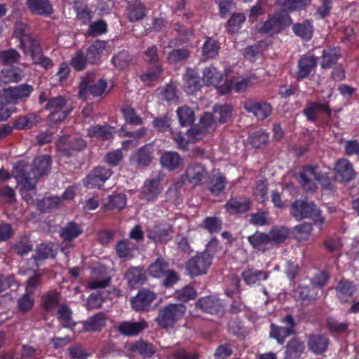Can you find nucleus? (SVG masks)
<instances>
[{"label": "nucleus", "mask_w": 359, "mask_h": 359, "mask_svg": "<svg viewBox=\"0 0 359 359\" xmlns=\"http://www.w3.org/2000/svg\"><path fill=\"white\" fill-rule=\"evenodd\" d=\"M316 167L312 165H305L299 172V184L306 192L313 193L317 189L316 181L320 183L322 188L332 191L334 186V179L327 174L316 172Z\"/></svg>", "instance_id": "1"}, {"label": "nucleus", "mask_w": 359, "mask_h": 359, "mask_svg": "<svg viewBox=\"0 0 359 359\" xmlns=\"http://www.w3.org/2000/svg\"><path fill=\"white\" fill-rule=\"evenodd\" d=\"M290 214L297 221L310 219L316 225L322 226L325 218L321 210L313 201L296 199L291 205Z\"/></svg>", "instance_id": "2"}, {"label": "nucleus", "mask_w": 359, "mask_h": 359, "mask_svg": "<svg viewBox=\"0 0 359 359\" xmlns=\"http://www.w3.org/2000/svg\"><path fill=\"white\" fill-rule=\"evenodd\" d=\"M52 165V158L50 155H40L36 157L29 172L24 170V190H32L39 178L48 175Z\"/></svg>", "instance_id": "3"}, {"label": "nucleus", "mask_w": 359, "mask_h": 359, "mask_svg": "<svg viewBox=\"0 0 359 359\" xmlns=\"http://www.w3.org/2000/svg\"><path fill=\"white\" fill-rule=\"evenodd\" d=\"M186 311L183 304H168L159 309L155 321L161 329H172L183 318Z\"/></svg>", "instance_id": "4"}, {"label": "nucleus", "mask_w": 359, "mask_h": 359, "mask_svg": "<svg viewBox=\"0 0 359 359\" xmlns=\"http://www.w3.org/2000/svg\"><path fill=\"white\" fill-rule=\"evenodd\" d=\"M24 52L29 55L35 65H39L46 69L53 67V62L48 57L43 55L42 49L39 41L30 35L24 34Z\"/></svg>", "instance_id": "5"}, {"label": "nucleus", "mask_w": 359, "mask_h": 359, "mask_svg": "<svg viewBox=\"0 0 359 359\" xmlns=\"http://www.w3.org/2000/svg\"><path fill=\"white\" fill-rule=\"evenodd\" d=\"M212 264V257L207 251L197 252L185 263L187 275L191 278L206 274Z\"/></svg>", "instance_id": "6"}, {"label": "nucleus", "mask_w": 359, "mask_h": 359, "mask_svg": "<svg viewBox=\"0 0 359 359\" xmlns=\"http://www.w3.org/2000/svg\"><path fill=\"white\" fill-rule=\"evenodd\" d=\"M291 23L292 19L286 11L276 12L264 22L259 28V32L271 36L279 33L285 27L290 26Z\"/></svg>", "instance_id": "7"}, {"label": "nucleus", "mask_w": 359, "mask_h": 359, "mask_svg": "<svg viewBox=\"0 0 359 359\" xmlns=\"http://www.w3.org/2000/svg\"><path fill=\"white\" fill-rule=\"evenodd\" d=\"M280 323L285 327L278 326L274 323L270 325V337L276 340L278 344H283L285 338L295 334V321L291 314L286 315L280 319Z\"/></svg>", "instance_id": "8"}, {"label": "nucleus", "mask_w": 359, "mask_h": 359, "mask_svg": "<svg viewBox=\"0 0 359 359\" xmlns=\"http://www.w3.org/2000/svg\"><path fill=\"white\" fill-rule=\"evenodd\" d=\"M156 299V294L154 292L142 288L140 290L137 294L131 298L130 305L135 311H148L152 306L153 302Z\"/></svg>", "instance_id": "9"}, {"label": "nucleus", "mask_w": 359, "mask_h": 359, "mask_svg": "<svg viewBox=\"0 0 359 359\" xmlns=\"http://www.w3.org/2000/svg\"><path fill=\"white\" fill-rule=\"evenodd\" d=\"M22 97V91L0 92V122L6 121L13 111L8 105L15 104Z\"/></svg>", "instance_id": "10"}, {"label": "nucleus", "mask_w": 359, "mask_h": 359, "mask_svg": "<svg viewBox=\"0 0 359 359\" xmlns=\"http://www.w3.org/2000/svg\"><path fill=\"white\" fill-rule=\"evenodd\" d=\"M208 175V171L204 165L198 162L190 163L182 176L184 182L191 184L193 187L198 186L201 184Z\"/></svg>", "instance_id": "11"}, {"label": "nucleus", "mask_w": 359, "mask_h": 359, "mask_svg": "<svg viewBox=\"0 0 359 359\" xmlns=\"http://www.w3.org/2000/svg\"><path fill=\"white\" fill-rule=\"evenodd\" d=\"M111 169L97 166L86 177L84 184L88 189H100L104 182L111 176Z\"/></svg>", "instance_id": "12"}, {"label": "nucleus", "mask_w": 359, "mask_h": 359, "mask_svg": "<svg viewBox=\"0 0 359 359\" xmlns=\"http://www.w3.org/2000/svg\"><path fill=\"white\" fill-rule=\"evenodd\" d=\"M196 307L203 312L221 316L224 314V306L222 301L214 296L201 297L196 303Z\"/></svg>", "instance_id": "13"}, {"label": "nucleus", "mask_w": 359, "mask_h": 359, "mask_svg": "<svg viewBox=\"0 0 359 359\" xmlns=\"http://www.w3.org/2000/svg\"><path fill=\"white\" fill-rule=\"evenodd\" d=\"M173 229L165 224H154L147 230L148 238L156 244H165L172 240Z\"/></svg>", "instance_id": "14"}, {"label": "nucleus", "mask_w": 359, "mask_h": 359, "mask_svg": "<svg viewBox=\"0 0 359 359\" xmlns=\"http://www.w3.org/2000/svg\"><path fill=\"white\" fill-rule=\"evenodd\" d=\"M250 199L245 196H231L224 204V208L229 215L244 214L250 210Z\"/></svg>", "instance_id": "15"}, {"label": "nucleus", "mask_w": 359, "mask_h": 359, "mask_svg": "<svg viewBox=\"0 0 359 359\" xmlns=\"http://www.w3.org/2000/svg\"><path fill=\"white\" fill-rule=\"evenodd\" d=\"M302 114L309 121L314 123L322 115L330 117L332 110L327 104L318 102H309L303 109Z\"/></svg>", "instance_id": "16"}, {"label": "nucleus", "mask_w": 359, "mask_h": 359, "mask_svg": "<svg viewBox=\"0 0 359 359\" xmlns=\"http://www.w3.org/2000/svg\"><path fill=\"white\" fill-rule=\"evenodd\" d=\"M35 273L30 276L27 281L24 293V313L30 310L34 304V293L36 288L41 284V276L40 273Z\"/></svg>", "instance_id": "17"}, {"label": "nucleus", "mask_w": 359, "mask_h": 359, "mask_svg": "<svg viewBox=\"0 0 359 359\" xmlns=\"http://www.w3.org/2000/svg\"><path fill=\"white\" fill-rule=\"evenodd\" d=\"M107 81L97 78L94 72L88 71L80 78L79 90H105Z\"/></svg>", "instance_id": "18"}, {"label": "nucleus", "mask_w": 359, "mask_h": 359, "mask_svg": "<svg viewBox=\"0 0 359 359\" xmlns=\"http://www.w3.org/2000/svg\"><path fill=\"white\" fill-rule=\"evenodd\" d=\"M149 327L148 323L145 320H141L137 322L126 320L119 323L118 331L126 337L137 336Z\"/></svg>", "instance_id": "19"}, {"label": "nucleus", "mask_w": 359, "mask_h": 359, "mask_svg": "<svg viewBox=\"0 0 359 359\" xmlns=\"http://www.w3.org/2000/svg\"><path fill=\"white\" fill-rule=\"evenodd\" d=\"M127 196L123 193H114L108 196L102 208L104 212H120L126 207Z\"/></svg>", "instance_id": "20"}, {"label": "nucleus", "mask_w": 359, "mask_h": 359, "mask_svg": "<svg viewBox=\"0 0 359 359\" xmlns=\"http://www.w3.org/2000/svg\"><path fill=\"white\" fill-rule=\"evenodd\" d=\"M116 128L108 124L90 126L87 130V135L91 138H97L102 141H108L114 137Z\"/></svg>", "instance_id": "21"}, {"label": "nucleus", "mask_w": 359, "mask_h": 359, "mask_svg": "<svg viewBox=\"0 0 359 359\" xmlns=\"http://www.w3.org/2000/svg\"><path fill=\"white\" fill-rule=\"evenodd\" d=\"M124 278L131 288H137L146 282V271L142 267L130 266L125 273Z\"/></svg>", "instance_id": "22"}, {"label": "nucleus", "mask_w": 359, "mask_h": 359, "mask_svg": "<svg viewBox=\"0 0 359 359\" xmlns=\"http://www.w3.org/2000/svg\"><path fill=\"white\" fill-rule=\"evenodd\" d=\"M356 290L355 285L352 281L341 279L335 287L336 295L341 303L349 302Z\"/></svg>", "instance_id": "23"}, {"label": "nucleus", "mask_w": 359, "mask_h": 359, "mask_svg": "<svg viewBox=\"0 0 359 359\" xmlns=\"http://www.w3.org/2000/svg\"><path fill=\"white\" fill-rule=\"evenodd\" d=\"M111 282V277L108 276L103 268L94 269L91 280L88 283L90 290L106 288Z\"/></svg>", "instance_id": "24"}, {"label": "nucleus", "mask_w": 359, "mask_h": 359, "mask_svg": "<svg viewBox=\"0 0 359 359\" xmlns=\"http://www.w3.org/2000/svg\"><path fill=\"white\" fill-rule=\"evenodd\" d=\"M241 277L246 285L252 286L259 285L261 281L267 280L269 277V272L249 268L242 272Z\"/></svg>", "instance_id": "25"}, {"label": "nucleus", "mask_w": 359, "mask_h": 359, "mask_svg": "<svg viewBox=\"0 0 359 359\" xmlns=\"http://www.w3.org/2000/svg\"><path fill=\"white\" fill-rule=\"evenodd\" d=\"M161 191L162 188L159 179L147 180L141 188V194L143 198L148 201H155Z\"/></svg>", "instance_id": "26"}, {"label": "nucleus", "mask_w": 359, "mask_h": 359, "mask_svg": "<svg viewBox=\"0 0 359 359\" xmlns=\"http://www.w3.org/2000/svg\"><path fill=\"white\" fill-rule=\"evenodd\" d=\"M248 243L252 248L262 253L269 249V237L267 233L256 231L253 234L247 237Z\"/></svg>", "instance_id": "27"}, {"label": "nucleus", "mask_w": 359, "mask_h": 359, "mask_svg": "<svg viewBox=\"0 0 359 359\" xmlns=\"http://www.w3.org/2000/svg\"><path fill=\"white\" fill-rule=\"evenodd\" d=\"M334 170L337 175L345 182H350L355 176L352 163L346 158L338 160L335 164Z\"/></svg>", "instance_id": "28"}, {"label": "nucleus", "mask_w": 359, "mask_h": 359, "mask_svg": "<svg viewBox=\"0 0 359 359\" xmlns=\"http://www.w3.org/2000/svg\"><path fill=\"white\" fill-rule=\"evenodd\" d=\"M244 108L248 112L253 113L259 120H264L271 113V107L266 102H247Z\"/></svg>", "instance_id": "29"}, {"label": "nucleus", "mask_w": 359, "mask_h": 359, "mask_svg": "<svg viewBox=\"0 0 359 359\" xmlns=\"http://www.w3.org/2000/svg\"><path fill=\"white\" fill-rule=\"evenodd\" d=\"M169 262L164 257L159 256L148 267V274L154 278H163L169 270Z\"/></svg>", "instance_id": "30"}, {"label": "nucleus", "mask_w": 359, "mask_h": 359, "mask_svg": "<svg viewBox=\"0 0 359 359\" xmlns=\"http://www.w3.org/2000/svg\"><path fill=\"white\" fill-rule=\"evenodd\" d=\"M317 65V57L313 55L302 56L298 62L297 78L304 79L316 68Z\"/></svg>", "instance_id": "31"}, {"label": "nucleus", "mask_w": 359, "mask_h": 359, "mask_svg": "<svg viewBox=\"0 0 359 359\" xmlns=\"http://www.w3.org/2000/svg\"><path fill=\"white\" fill-rule=\"evenodd\" d=\"M60 292L56 290H50L41 297V305L46 313H50L57 307H59L60 305Z\"/></svg>", "instance_id": "32"}, {"label": "nucleus", "mask_w": 359, "mask_h": 359, "mask_svg": "<svg viewBox=\"0 0 359 359\" xmlns=\"http://www.w3.org/2000/svg\"><path fill=\"white\" fill-rule=\"evenodd\" d=\"M57 317L62 327L73 329L76 325L72 318V311L67 304H61L59 306Z\"/></svg>", "instance_id": "33"}, {"label": "nucleus", "mask_w": 359, "mask_h": 359, "mask_svg": "<svg viewBox=\"0 0 359 359\" xmlns=\"http://www.w3.org/2000/svg\"><path fill=\"white\" fill-rule=\"evenodd\" d=\"M106 315L102 312L98 313L83 323V330L86 332H100L106 326Z\"/></svg>", "instance_id": "34"}, {"label": "nucleus", "mask_w": 359, "mask_h": 359, "mask_svg": "<svg viewBox=\"0 0 359 359\" xmlns=\"http://www.w3.org/2000/svg\"><path fill=\"white\" fill-rule=\"evenodd\" d=\"M329 342V339L327 337L323 334H313L309 339L308 346L311 352L321 354L327 350Z\"/></svg>", "instance_id": "35"}, {"label": "nucleus", "mask_w": 359, "mask_h": 359, "mask_svg": "<svg viewBox=\"0 0 359 359\" xmlns=\"http://www.w3.org/2000/svg\"><path fill=\"white\" fill-rule=\"evenodd\" d=\"M292 295L295 300L309 304L316 300L317 292L309 286L300 285L294 288Z\"/></svg>", "instance_id": "36"}, {"label": "nucleus", "mask_w": 359, "mask_h": 359, "mask_svg": "<svg viewBox=\"0 0 359 359\" xmlns=\"http://www.w3.org/2000/svg\"><path fill=\"white\" fill-rule=\"evenodd\" d=\"M304 349V343L297 338L293 337L286 345L285 359H299Z\"/></svg>", "instance_id": "37"}, {"label": "nucleus", "mask_w": 359, "mask_h": 359, "mask_svg": "<svg viewBox=\"0 0 359 359\" xmlns=\"http://www.w3.org/2000/svg\"><path fill=\"white\" fill-rule=\"evenodd\" d=\"M135 245L128 238L119 240L114 250L117 257L120 259L133 258Z\"/></svg>", "instance_id": "38"}, {"label": "nucleus", "mask_w": 359, "mask_h": 359, "mask_svg": "<svg viewBox=\"0 0 359 359\" xmlns=\"http://www.w3.org/2000/svg\"><path fill=\"white\" fill-rule=\"evenodd\" d=\"M107 42L96 41L87 49L86 55L88 59V64L95 65L100 62V57L105 50Z\"/></svg>", "instance_id": "39"}, {"label": "nucleus", "mask_w": 359, "mask_h": 359, "mask_svg": "<svg viewBox=\"0 0 359 359\" xmlns=\"http://www.w3.org/2000/svg\"><path fill=\"white\" fill-rule=\"evenodd\" d=\"M182 163V158L175 151H166L161 157L162 166L170 171L178 168Z\"/></svg>", "instance_id": "40"}, {"label": "nucleus", "mask_w": 359, "mask_h": 359, "mask_svg": "<svg viewBox=\"0 0 359 359\" xmlns=\"http://www.w3.org/2000/svg\"><path fill=\"white\" fill-rule=\"evenodd\" d=\"M27 5L31 12L36 15L48 16L53 13V7L48 0H27Z\"/></svg>", "instance_id": "41"}, {"label": "nucleus", "mask_w": 359, "mask_h": 359, "mask_svg": "<svg viewBox=\"0 0 359 359\" xmlns=\"http://www.w3.org/2000/svg\"><path fill=\"white\" fill-rule=\"evenodd\" d=\"M83 233L81 226L75 222H69L67 224L61 228L60 236L64 241H72L78 238Z\"/></svg>", "instance_id": "42"}, {"label": "nucleus", "mask_w": 359, "mask_h": 359, "mask_svg": "<svg viewBox=\"0 0 359 359\" xmlns=\"http://www.w3.org/2000/svg\"><path fill=\"white\" fill-rule=\"evenodd\" d=\"M53 256V248L50 245L41 243L37 245L36 250V254L32 256V257L28 260V262H32L34 264V267H33V271H37L39 262L48 259L49 257Z\"/></svg>", "instance_id": "43"}, {"label": "nucleus", "mask_w": 359, "mask_h": 359, "mask_svg": "<svg viewBox=\"0 0 359 359\" xmlns=\"http://www.w3.org/2000/svg\"><path fill=\"white\" fill-rule=\"evenodd\" d=\"M268 233L270 245H277L283 243L290 235V231L284 226H274Z\"/></svg>", "instance_id": "44"}, {"label": "nucleus", "mask_w": 359, "mask_h": 359, "mask_svg": "<svg viewBox=\"0 0 359 359\" xmlns=\"http://www.w3.org/2000/svg\"><path fill=\"white\" fill-rule=\"evenodd\" d=\"M86 147L82 138H72L61 149L62 154L67 157L73 156L76 153L83 151Z\"/></svg>", "instance_id": "45"}, {"label": "nucleus", "mask_w": 359, "mask_h": 359, "mask_svg": "<svg viewBox=\"0 0 359 359\" xmlns=\"http://www.w3.org/2000/svg\"><path fill=\"white\" fill-rule=\"evenodd\" d=\"M222 77V74L212 66L205 68L203 72V81L207 86L217 87Z\"/></svg>", "instance_id": "46"}, {"label": "nucleus", "mask_w": 359, "mask_h": 359, "mask_svg": "<svg viewBox=\"0 0 359 359\" xmlns=\"http://www.w3.org/2000/svg\"><path fill=\"white\" fill-rule=\"evenodd\" d=\"M211 114L216 123L222 124L231 117L232 108L229 104H215Z\"/></svg>", "instance_id": "47"}, {"label": "nucleus", "mask_w": 359, "mask_h": 359, "mask_svg": "<svg viewBox=\"0 0 359 359\" xmlns=\"http://www.w3.org/2000/svg\"><path fill=\"white\" fill-rule=\"evenodd\" d=\"M146 8L140 1H136L127 8V15L130 22H137L142 20L145 15Z\"/></svg>", "instance_id": "48"}, {"label": "nucleus", "mask_w": 359, "mask_h": 359, "mask_svg": "<svg viewBox=\"0 0 359 359\" xmlns=\"http://www.w3.org/2000/svg\"><path fill=\"white\" fill-rule=\"evenodd\" d=\"M341 55L340 50L337 48H328L323 50L320 66L323 69L330 68L339 60Z\"/></svg>", "instance_id": "49"}, {"label": "nucleus", "mask_w": 359, "mask_h": 359, "mask_svg": "<svg viewBox=\"0 0 359 359\" xmlns=\"http://www.w3.org/2000/svg\"><path fill=\"white\" fill-rule=\"evenodd\" d=\"M163 69L160 65H156L149 69L145 73L140 75V80L148 86H152L158 81Z\"/></svg>", "instance_id": "50"}, {"label": "nucleus", "mask_w": 359, "mask_h": 359, "mask_svg": "<svg viewBox=\"0 0 359 359\" xmlns=\"http://www.w3.org/2000/svg\"><path fill=\"white\" fill-rule=\"evenodd\" d=\"M226 184V177L221 175H215L208 182V189L215 196L219 195Z\"/></svg>", "instance_id": "51"}, {"label": "nucleus", "mask_w": 359, "mask_h": 359, "mask_svg": "<svg viewBox=\"0 0 359 359\" xmlns=\"http://www.w3.org/2000/svg\"><path fill=\"white\" fill-rule=\"evenodd\" d=\"M311 0H276V4L289 11L305 8Z\"/></svg>", "instance_id": "52"}, {"label": "nucleus", "mask_w": 359, "mask_h": 359, "mask_svg": "<svg viewBox=\"0 0 359 359\" xmlns=\"http://www.w3.org/2000/svg\"><path fill=\"white\" fill-rule=\"evenodd\" d=\"M134 57L127 51H121L114 55L111 62L116 68L123 69L133 64Z\"/></svg>", "instance_id": "53"}, {"label": "nucleus", "mask_w": 359, "mask_h": 359, "mask_svg": "<svg viewBox=\"0 0 359 359\" xmlns=\"http://www.w3.org/2000/svg\"><path fill=\"white\" fill-rule=\"evenodd\" d=\"M61 201V198L57 196L46 197L38 202V209L42 212H49L57 209Z\"/></svg>", "instance_id": "54"}, {"label": "nucleus", "mask_w": 359, "mask_h": 359, "mask_svg": "<svg viewBox=\"0 0 359 359\" xmlns=\"http://www.w3.org/2000/svg\"><path fill=\"white\" fill-rule=\"evenodd\" d=\"M177 115L182 126H191L194 122V113L192 109L187 106L179 107L177 110Z\"/></svg>", "instance_id": "55"}, {"label": "nucleus", "mask_w": 359, "mask_h": 359, "mask_svg": "<svg viewBox=\"0 0 359 359\" xmlns=\"http://www.w3.org/2000/svg\"><path fill=\"white\" fill-rule=\"evenodd\" d=\"M132 350L140 354L144 358L151 357L156 351L152 344L142 340L136 341L133 345Z\"/></svg>", "instance_id": "56"}, {"label": "nucleus", "mask_w": 359, "mask_h": 359, "mask_svg": "<svg viewBox=\"0 0 359 359\" xmlns=\"http://www.w3.org/2000/svg\"><path fill=\"white\" fill-rule=\"evenodd\" d=\"M349 324L347 322H339L334 318H328L326 327L330 332L334 334H343L348 329Z\"/></svg>", "instance_id": "57"}, {"label": "nucleus", "mask_w": 359, "mask_h": 359, "mask_svg": "<svg viewBox=\"0 0 359 359\" xmlns=\"http://www.w3.org/2000/svg\"><path fill=\"white\" fill-rule=\"evenodd\" d=\"M203 227L210 233L219 232L222 227V221L217 217H206L202 224Z\"/></svg>", "instance_id": "58"}, {"label": "nucleus", "mask_w": 359, "mask_h": 359, "mask_svg": "<svg viewBox=\"0 0 359 359\" xmlns=\"http://www.w3.org/2000/svg\"><path fill=\"white\" fill-rule=\"evenodd\" d=\"M186 88L196 90L201 87V79L198 74L191 69H188L184 77Z\"/></svg>", "instance_id": "59"}, {"label": "nucleus", "mask_w": 359, "mask_h": 359, "mask_svg": "<svg viewBox=\"0 0 359 359\" xmlns=\"http://www.w3.org/2000/svg\"><path fill=\"white\" fill-rule=\"evenodd\" d=\"M292 29L296 35L303 39H310L311 38L313 29L308 21L294 25Z\"/></svg>", "instance_id": "60"}, {"label": "nucleus", "mask_w": 359, "mask_h": 359, "mask_svg": "<svg viewBox=\"0 0 359 359\" xmlns=\"http://www.w3.org/2000/svg\"><path fill=\"white\" fill-rule=\"evenodd\" d=\"M199 126L203 128V131L207 133H210L215 130L216 122L212 116V114L210 112H205L199 121Z\"/></svg>", "instance_id": "61"}, {"label": "nucleus", "mask_w": 359, "mask_h": 359, "mask_svg": "<svg viewBox=\"0 0 359 359\" xmlns=\"http://www.w3.org/2000/svg\"><path fill=\"white\" fill-rule=\"evenodd\" d=\"M87 64H88V59L86 53L81 50H77L71 60V65L76 71L83 70Z\"/></svg>", "instance_id": "62"}, {"label": "nucleus", "mask_w": 359, "mask_h": 359, "mask_svg": "<svg viewBox=\"0 0 359 359\" xmlns=\"http://www.w3.org/2000/svg\"><path fill=\"white\" fill-rule=\"evenodd\" d=\"M190 53L187 48H178L172 50L168 56L170 64H177L185 61L189 57Z\"/></svg>", "instance_id": "63"}, {"label": "nucleus", "mask_w": 359, "mask_h": 359, "mask_svg": "<svg viewBox=\"0 0 359 359\" xmlns=\"http://www.w3.org/2000/svg\"><path fill=\"white\" fill-rule=\"evenodd\" d=\"M268 184L265 180L257 182L256 187L253 189V196L256 200L261 203L267 200Z\"/></svg>", "instance_id": "64"}]
</instances>
